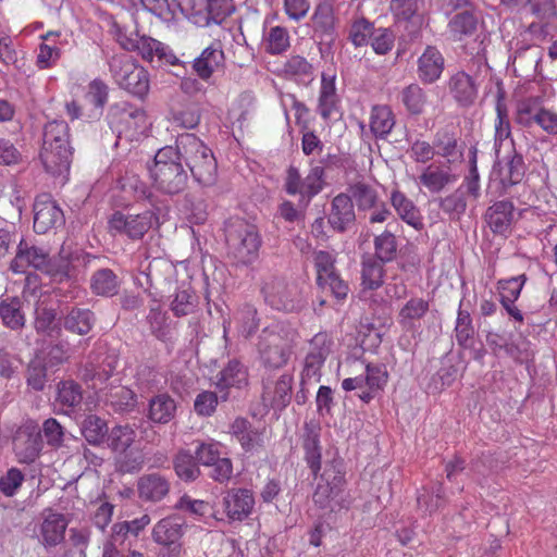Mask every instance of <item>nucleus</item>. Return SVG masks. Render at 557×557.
I'll return each mask as SVG.
<instances>
[{
  "instance_id": "39",
  "label": "nucleus",
  "mask_w": 557,
  "mask_h": 557,
  "mask_svg": "<svg viewBox=\"0 0 557 557\" xmlns=\"http://www.w3.org/2000/svg\"><path fill=\"white\" fill-rule=\"evenodd\" d=\"M175 474L184 482H195L201 476L200 465L195 454L188 449H180L173 457Z\"/></svg>"
},
{
  "instance_id": "6",
  "label": "nucleus",
  "mask_w": 557,
  "mask_h": 557,
  "mask_svg": "<svg viewBox=\"0 0 557 557\" xmlns=\"http://www.w3.org/2000/svg\"><path fill=\"white\" fill-rule=\"evenodd\" d=\"M159 213L160 208L147 209L136 214L116 210L108 220V232L112 236L140 240L152 227L160 225Z\"/></svg>"
},
{
  "instance_id": "61",
  "label": "nucleus",
  "mask_w": 557,
  "mask_h": 557,
  "mask_svg": "<svg viewBox=\"0 0 557 557\" xmlns=\"http://www.w3.org/2000/svg\"><path fill=\"white\" fill-rule=\"evenodd\" d=\"M373 34H375L373 23L366 17H360L350 25L348 39L356 48L363 47L368 45Z\"/></svg>"
},
{
  "instance_id": "30",
  "label": "nucleus",
  "mask_w": 557,
  "mask_h": 557,
  "mask_svg": "<svg viewBox=\"0 0 557 557\" xmlns=\"http://www.w3.org/2000/svg\"><path fill=\"white\" fill-rule=\"evenodd\" d=\"M185 522L178 517L161 519L153 528V540L163 546L181 545L180 540L184 534Z\"/></svg>"
},
{
  "instance_id": "1",
  "label": "nucleus",
  "mask_w": 557,
  "mask_h": 557,
  "mask_svg": "<svg viewBox=\"0 0 557 557\" xmlns=\"http://www.w3.org/2000/svg\"><path fill=\"white\" fill-rule=\"evenodd\" d=\"M33 268L49 276L53 284H62L75 280V267L64 257H51L47 248L37 246L30 239L22 237L16 246L15 257L10 263L14 273H24Z\"/></svg>"
},
{
  "instance_id": "42",
  "label": "nucleus",
  "mask_w": 557,
  "mask_h": 557,
  "mask_svg": "<svg viewBox=\"0 0 557 557\" xmlns=\"http://www.w3.org/2000/svg\"><path fill=\"white\" fill-rule=\"evenodd\" d=\"M382 260L376 259L371 255L362 257L361 261V280L362 286L366 289H377L384 283V264Z\"/></svg>"
},
{
  "instance_id": "41",
  "label": "nucleus",
  "mask_w": 557,
  "mask_h": 557,
  "mask_svg": "<svg viewBox=\"0 0 557 557\" xmlns=\"http://www.w3.org/2000/svg\"><path fill=\"white\" fill-rule=\"evenodd\" d=\"M176 412L175 400L166 393H161L153 396L149 400L148 418L160 424L170 422Z\"/></svg>"
},
{
  "instance_id": "47",
  "label": "nucleus",
  "mask_w": 557,
  "mask_h": 557,
  "mask_svg": "<svg viewBox=\"0 0 557 557\" xmlns=\"http://www.w3.org/2000/svg\"><path fill=\"white\" fill-rule=\"evenodd\" d=\"M497 121L495 124V154L499 159V153L504 143L510 137V122L507 113V107L504 102V92L498 91L496 101Z\"/></svg>"
},
{
  "instance_id": "40",
  "label": "nucleus",
  "mask_w": 557,
  "mask_h": 557,
  "mask_svg": "<svg viewBox=\"0 0 557 557\" xmlns=\"http://www.w3.org/2000/svg\"><path fill=\"white\" fill-rule=\"evenodd\" d=\"M479 13L476 7L463 12H457L448 22V28L454 38L462 40L472 36L478 28Z\"/></svg>"
},
{
  "instance_id": "35",
  "label": "nucleus",
  "mask_w": 557,
  "mask_h": 557,
  "mask_svg": "<svg viewBox=\"0 0 557 557\" xmlns=\"http://www.w3.org/2000/svg\"><path fill=\"white\" fill-rule=\"evenodd\" d=\"M224 52L219 45H211L194 60L193 69L203 81L209 79L213 72L223 65Z\"/></svg>"
},
{
  "instance_id": "52",
  "label": "nucleus",
  "mask_w": 557,
  "mask_h": 557,
  "mask_svg": "<svg viewBox=\"0 0 557 557\" xmlns=\"http://www.w3.org/2000/svg\"><path fill=\"white\" fill-rule=\"evenodd\" d=\"M135 431L129 425H115L108 432L106 443L114 453H123L135 442Z\"/></svg>"
},
{
  "instance_id": "43",
  "label": "nucleus",
  "mask_w": 557,
  "mask_h": 557,
  "mask_svg": "<svg viewBox=\"0 0 557 557\" xmlns=\"http://www.w3.org/2000/svg\"><path fill=\"white\" fill-rule=\"evenodd\" d=\"M435 153L453 162L462 156L458 139L448 127L438 129L433 138Z\"/></svg>"
},
{
  "instance_id": "28",
  "label": "nucleus",
  "mask_w": 557,
  "mask_h": 557,
  "mask_svg": "<svg viewBox=\"0 0 557 557\" xmlns=\"http://www.w3.org/2000/svg\"><path fill=\"white\" fill-rule=\"evenodd\" d=\"M448 88L453 98L461 107L473 104L478 97V86L473 77L463 71L457 72L449 78Z\"/></svg>"
},
{
  "instance_id": "14",
  "label": "nucleus",
  "mask_w": 557,
  "mask_h": 557,
  "mask_svg": "<svg viewBox=\"0 0 557 557\" xmlns=\"http://www.w3.org/2000/svg\"><path fill=\"white\" fill-rule=\"evenodd\" d=\"M107 120L110 128L117 134L137 128L146 121V114L139 109L126 101H121L110 106Z\"/></svg>"
},
{
  "instance_id": "29",
  "label": "nucleus",
  "mask_w": 557,
  "mask_h": 557,
  "mask_svg": "<svg viewBox=\"0 0 557 557\" xmlns=\"http://www.w3.org/2000/svg\"><path fill=\"white\" fill-rule=\"evenodd\" d=\"M455 182L456 175L451 173L449 166L437 163L425 166L419 176V183L432 194L441 193L446 186Z\"/></svg>"
},
{
  "instance_id": "22",
  "label": "nucleus",
  "mask_w": 557,
  "mask_h": 557,
  "mask_svg": "<svg viewBox=\"0 0 557 557\" xmlns=\"http://www.w3.org/2000/svg\"><path fill=\"white\" fill-rule=\"evenodd\" d=\"M417 64V75L420 82L433 84L440 79L445 69V59L436 47L428 46L419 57Z\"/></svg>"
},
{
  "instance_id": "8",
  "label": "nucleus",
  "mask_w": 557,
  "mask_h": 557,
  "mask_svg": "<svg viewBox=\"0 0 557 557\" xmlns=\"http://www.w3.org/2000/svg\"><path fill=\"white\" fill-rule=\"evenodd\" d=\"M324 185L323 166L312 165L308 175L304 178L294 165L286 170L284 190L292 196L299 195V205L307 207L311 199L317 196Z\"/></svg>"
},
{
  "instance_id": "58",
  "label": "nucleus",
  "mask_w": 557,
  "mask_h": 557,
  "mask_svg": "<svg viewBox=\"0 0 557 557\" xmlns=\"http://www.w3.org/2000/svg\"><path fill=\"white\" fill-rule=\"evenodd\" d=\"M425 101L426 96L418 84H410L401 91V102L412 115H419L423 112Z\"/></svg>"
},
{
  "instance_id": "46",
  "label": "nucleus",
  "mask_w": 557,
  "mask_h": 557,
  "mask_svg": "<svg viewBox=\"0 0 557 557\" xmlns=\"http://www.w3.org/2000/svg\"><path fill=\"white\" fill-rule=\"evenodd\" d=\"M172 297L170 309L175 317H185L196 311L198 296L190 286L183 284Z\"/></svg>"
},
{
  "instance_id": "9",
  "label": "nucleus",
  "mask_w": 557,
  "mask_h": 557,
  "mask_svg": "<svg viewBox=\"0 0 557 557\" xmlns=\"http://www.w3.org/2000/svg\"><path fill=\"white\" fill-rule=\"evenodd\" d=\"M264 301L273 309L286 312L302 307L300 290L296 284H288L276 276L267 277L261 285Z\"/></svg>"
},
{
  "instance_id": "57",
  "label": "nucleus",
  "mask_w": 557,
  "mask_h": 557,
  "mask_svg": "<svg viewBox=\"0 0 557 557\" xmlns=\"http://www.w3.org/2000/svg\"><path fill=\"white\" fill-rule=\"evenodd\" d=\"M438 207L451 219L459 218L463 214L467 209V200L462 187L457 188L446 197L438 198Z\"/></svg>"
},
{
  "instance_id": "50",
  "label": "nucleus",
  "mask_w": 557,
  "mask_h": 557,
  "mask_svg": "<svg viewBox=\"0 0 557 557\" xmlns=\"http://www.w3.org/2000/svg\"><path fill=\"white\" fill-rule=\"evenodd\" d=\"M205 15L196 18L199 26H208L211 23L221 24L233 12L231 0H207Z\"/></svg>"
},
{
  "instance_id": "48",
  "label": "nucleus",
  "mask_w": 557,
  "mask_h": 557,
  "mask_svg": "<svg viewBox=\"0 0 557 557\" xmlns=\"http://www.w3.org/2000/svg\"><path fill=\"white\" fill-rule=\"evenodd\" d=\"M216 377L221 384L230 385L236 389H242L248 385V370L237 359L230 360Z\"/></svg>"
},
{
  "instance_id": "56",
  "label": "nucleus",
  "mask_w": 557,
  "mask_h": 557,
  "mask_svg": "<svg viewBox=\"0 0 557 557\" xmlns=\"http://www.w3.org/2000/svg\"><path fill=\"white\" fill-rule=\"evenodd\" d=\"M137 403L136 394L128 387L120 386L110 392L108 404L115 412H129Z\"/></svg>"
},
{
  "instance_id": "16",
  "label": "nucleus",
  "mask_w": 557,
  "mask_h": 557,
  "mask_svg": "<svg viewBox=\"0 0 557 557\" xmlns=\"http://www.w3.org/2000/svg\"><path fill=\"white\" fill-rule=\"evenodd\" d=\"M321 426L315 421L305 422L301 440V448L304 450V459L311 470L314 479L318 478L322 468V447L320 443Z\"/></svg>"
},
{
  "instance_id": "45",
  "label": "nucleus",
  "mask_w": 557,
  "mask_h": 557,
  "mask_svg": "<svg viewBox=\"0 0 557 557\" xmlns=\"http://www.w3.org/2000/svg\"><path fill=\"white\" fill-rule=\"evenodd\" d=\"M55 401L66 408L65 413L81 406L83 401V388L79 383L74 380L61 381L57 385Z\"/></svg>"
},
{
  "instance_id": "37",
  "label": "nucleus",
  "mask_w": 557,
  "mask_h": 557,
  "mask_svg": "<svg viewBox=\"0 0 557 557\" xmlns=\"http://www.w3.org/2000/svg\"><path fill=\"white\" fill-rule=\"evenodd\" d=\"M0 319L2 324L11 331L22 330L26 322L23 301L18 297L0 299Z\"/></svg>"
},
{
  "instance_id": "25",
  "label": "nucleus",
  "mask_w": 557,
  "mask_h": 557,
  "mask_svg": "<svg viewBox=\"0 0 557 557\" xmlns=\"http://www.w3.org/2000/svg\"><path fill=\"white\" fill-rule=\"evenodd\" d=\"M170 488L169 479L157 472L144 474L137 483L139 498L146 502H161L168 496Z\"/></svg>"
},
{
  "instance_id": "51",
  "label": "nucleus",
  "mask_w": 557,
  "mask_h": 557,
  "mask_svg": "<svg viewBox=\"0 0 557 557\" xmlns=\"http://www.w3.org/2000/svg\"><path fill=\"white\" fill-rule=\"evenodd\" d=\"M175 508L188 512L189 515L203 520L206 523H208V520L211 518L221 520L218 518L212 505L201 499H193L186 494L178 499Z\"/></svg>"
},
{
  "instance_id": "19",
  "label": "nucleus",
  "mask_w": 557,
  "mask_h": 557,
  "mask_svg": "<svg viewBox=\"0 0 557 557\" xmlns=\"http://www.w3.org/2000/svg\"><path fill=\"white\" fill-rule=\"evenodd\" d=\"M224 512L232 521H243L249 517L255 506L252 491L233 487L225 492L222 500Z\"/></svg>"
},
{
  "instance_id": "54",
  "label": "nucleus",
  "mask_w": 557,
  "mask_h": 557,
  "mask_svg": "<svg viewBox=\"0 0 557 557\" xmlns=\"http://www.w3.org/2000/svg\"><path fill=\"white\" fill-rule=\"evenodd\" d=\"M374 255L379 260L389 263L396 259L397 256V239L396 236L388 230L374 237Z\"/></svg>"
},
{
  "instance_id": "12",
  "label": "nucleus",
  "mask_w": 557,
  "mask_h": 557,
  "mask_svg": "<svg viewBox=\"0 0 557 557\" xmlns=\"http://www.w3.org/2000/svg\"><path fill=\"white\" fill-rule=\"evenodd\" d=\"M502 165L499 169V182L497 183L496 193L499 196H504L509 194V189L518 185L522 182L527 165L523 159V156L518 152L515 148V143L512 139L508 143V152L503 158L499 156L497 159V164Z\"/></svg>"
},
{
  "instance_id": "38",
  "label": "nucleus",
  "mask_w": 557,
  "mask_h": 557,
  "mask_svg": "<svg viewBox=\"0 0 557 557\" xmlns=\"http://www.w3.org/2000/svg\"><path fill=\"white\" fill-rule=\"evenodd\" d=\"M391 203L403 221L418 231L423 228L419 209L404 193L394 190L391 195Z\"/></svg>"
},
{
  "instance_id": "32",
  "label": "nucleus",
  "mask_w": 557,
  "mask_h": 557,
  "mask_svg": "<svg viewBox=\"0 0 557 557\" xmlns=\"http://www.w3.org/2000/svg\"><path fill=\"white\" fill-rule=\"evenodd\" d=\"M67 523L64 515L49 510L40 527L42 544L47 547L59 545L64 540Z\"/></svg>"
},
{
  "instance_id": "26",
  "label": "nucleus",
  "mask_w": 557,
  "mask_h": 557,
  "mask_svg": "<svg viewBox=\"0 0 557 557\" xmlns=\"http://www.w3.org/2000/svg\"><path fill=\"white\" fill-rule=\"evenodd\" d=\"M96 322L97 318L92 310L77 306L71 307L62 315L63 329L79 336L89 334Z\"/></svg>"
},
{
  "instance_id": "23",
  "label": "nucleus",
  "mask_w": 557,
  "mask_h": 557,
  "mask_svg": "<svg viewBox=\"0 0 557 557\" xmlns=\"http://www.w3.org/2000/svg\"><path fill=\"white\" fill-rule=\"evenodd\" d=\"M293 375L282 374L275 383L263 381V400H269L274 410H284L292 400Z\"/></svg>"
},
{
  "instance_id": "34",
  "label": "nucleus",
  "mask_w": 557,
  "mask_h": 557,
  "mask_svg": "<svg viewBox=\"0 0 557 557\" xmlns=\"http://www.w3.org/2000/svg\"><path fill=\"white\" fill-rule=\"evenodd\" d=\"M92 294L101 297H113L119 293L121 281L117 274L109 268L96 270L89 281Z\"/></svg>"
},
{
  "instance_id": "11",
  "label": "nucleus",
  "mask_w": 557,
  "mask_h": 557,
  "mask_svg": "<svg viewBox=\"0 0 557 557\" xmlns=\"http://www.w3.org/2000/svg\"><path fill=\"white\" fill-rule=\"evenodd\" d=\"M319 479L312 499L317 506L325 509L343 491L345 484L343 460L333 458L326 461Z\"/></svg>"
},
{
  "instance_id": "27",
  "label": "nucleus",
  "mask_w": 557,
  "mask_h": 557,
  "mask_svg": "<svg viewBox=\"0 0 557 557\" xmlns=\"http://www.w3.org/2000/svg\"><path fill=\"white\" fill-rule=\"evenodd\" d=\"M513 203L499 200L490 206L485 213L486 222L494 234H506L513 222Z\"/></svg>"
},
{
  "instance_id": "4",
  "label": "nucleus",
  "mask_w": 557,
  "mask_h": 557,
  "mask_svg": "<svg viewBox=\"0 0 557 557\" xmlns=\"http://www.w3.org/2000/svg\"><path fill=\"white\" fill-rule=\"evenodd\" d=\"M228 253L243 264L253 262L262 240L257 226L242 218H231L224 224Z\"/></svg>"
},
{
  "instance_id": "55",
  "label": "nucleus",
  "mask_w": 557,
  "mask_h": 557,
  "mask_svg": "<svg viewBox=\"0 0 557 557\" xmlns=\"http://www.w3.org/2000/svg\"><path fill=\"white\" fill-rule=\"evenodd\" d=\"M45 147H71L69 141V126L63 121H52L44 129Z\"/></svg>"
},
{
  "instance_id": "2",
  "label": "nucleus",
  "mask_w": 557,
  "mask_h": 557,
  "mask_svg": "<svg viewBox=\"0 0 557 557\" xmlns=\"http://www.w3.org/2000/svg\"><path fill=\"white\" fill-rule=\"evenodd\" d=\"M178 159L188 168L194 180L202 186H213L218 178V163L212 150L195 134L176 137L173 147Z\"/></svg>"
},
{
  "instance_id": "64",
  "label": "nucleus",
  "mask_w": 557,
  "mask_h": 557,
  "mask_svg": "<svg viewBox=\"0 0 557 557\" xmlns=\"http://www.w3.org/2000/svg\"><path fill=\"white\" fill-rule=\"evenodd\" d=\"M317 283L322 289H327L337 300L346 299L349 285L336 272L324 276H317Z\"/></svg>"
},
{
  "instance_id": "60",
  "label": "nucleus",
  "mask_w": 557,
  "mask_h": 557,
  "mask_svg": "<svg viewBox=\"0 0 557 557\" xmlns=\"http://www.w3.org/2000/svg\"><path fill=\"white\" fill-rule=\"evenodd\" d=\"M121 184H122V189L125 193L133 194V196L136 200L147 199L151 203V207H152L151 209L158 208L153 202V199L156 198L154 195L150 190L149 186L144 181H141L139 178V176H137L135 174H132V175L127 174L126 176H124L122 178Z\"/></svg>"
},
{
  "instance_id": "53",
  "label": "nucleus",
  "mask_w": 557,
  "mask_h": 557,
  "mask_svg": "<svg viewBox=\"0 0 557 557\" xmlns=\"http://www.w3.org/2000/svg\"><path fill=\"white\" fill-rule=\"evenodd\" d=\"M463 301H460L455 334L458 345L465 349L470 348L473 343V336L475 334L474 326L472 324V318L469 311L462 309Z\"/></svg>"
},
{
  "instance_id": "18",
  "label": "nucleus",
  "mask_w": 557,
  "mask_h": 557,
  "mask_svg": "<svg viewBox=\"0 0 557 557\" xmlns=\"http://www.w3.org/2000/svg\"><path fill=\"white\" fill-rule=\"evenodd\" d=\"M42 447L41 431L37 426L22 428L14 437V451L21 463H33L39 457Z\"/></svg>"
},
{
  "instance_id": "3",
  "label": "nucleus",
  "mask_w": 557,
  "mask_h": 557,
  "mask_svg": "<svg viewBox=\"0 0 557 557\" xmlns=\"http://www.w3.org/2000/svg\"><path fill=\"white\" fill-rule=\"evenodd\" d=\"M149 174L157 190L169 196L183 193L189 181L188 171L171 146L157 151Z\"/></svg>"
},
{
  "instance_id": "33",
  "label": "nucleus",
  "mask_w": 557,
  "mask_h": 557,
  "mask_svg": "<svg viewBox=\"0 0 557 557\" xmlns=\"http://www.w3.org/2000/svg\"><path fill=\"white\" fill-rule=\"evenodd\" d=\"M396 124L392 108L387 104L373 106L370 113V131L376 139H386Z\"/></svg>"
},
{
  "instance_id": "7",
  "label": "nucleus",
  "mask_w": 557,
  "mask_h": 557,
  "mask_svg": "<svg viewBox=\"0 0 557 557\" xmlns=\"http://www.w3.org/2000/svg\"><path fill=\"white\" fill-rule=\"evenodd\" d=\"M194 445L199 465L210 468L209 478L220 484L227 483L233 476V462L231 458L222 456V444L214 440H197Z\"/></svg>"
},
{
  "instance_id": "31",
  "label": "nucleus",
  "mask_w": 557,
  "mask_h": 557,
  "mask_svg": "<svg viewBox=\"0 0 557 557\" xmlns=\"http://www.w3.org/2000/svg\"><path fill=\"white\" fill-rule=\"evenodd\" d=\"M311 24L314 34L321 41H334L335 38V16L331 4L326 2L319 3L311 16Z\"/></svg>"
},
{
  "instance_id": "36",
  "label": "nucleus",
  "mask_w": 557,
  "mask_h": 557,
  "mask_svg": "<svg viewBox=\"0 0 557 557\" xmlns=\"http://www.w3.org/2000/svg\"><path fill=\"white\" fill-rule=\"evenodd\" d=\"M79 430L86 442L92 446H102L108 438L109 426L101 417L88 413L79 423Z\"/></svg>"
},
{
  "instance_id": "59",
  "label": "nucleus",
  "mask_w": 557,
  "mask_h": 557,
  "mask_svg": "<svg viewBox=\"0 0 557 557\" xmlns=\"http://www.w3.org/2000/svg\"><path fill=\"white\" fill-rule=\"evenodd\" d=\"M48 380L47 364L39 358L33 359L26 369V383L28 387L35 392H41L45 389Z\"/></svg>"
},
{
  "instance_id": "21",
  "label": "nucleus",
  "mask_w": 557,
  "mask_h": 557,
  "mask_svg": "<svg viewBox=\"0 0 557 557\" xmlns=\"http://www.w3.org/2000/svg\"><path fill=\"white\" fill-rule=\"evenodd\" d=\"M327 222L337 233H345L355 224L356 213L349 195L341 193L333 198Z\"/></svg>"
},
{
  "instance_id": "62",
  "label": "nucleus",
  "mask_w": 557,
  "mask_h": 557,
  "mask_svg": "<svg viewBox=\"0 0 557 557\" xmlns=\"http://www.w3.org/2000/svg\"><path fill=\"white\" fill-rule=\"evenodd\" d=\"M350 193L359 210L366 211L376 207L377 194L370 185L358 182L350 187Z\"/></svg>"
},
{
  "instance_id": "24",
  "label": "nucleus",
  "mask_w": 557,
  "mask_h": 557,
  "mask_svg": "<svg viewBox=\"0 0 557 557\" xmlns=\"http://www.w3.org/2000/svg\"><path fill=\"white\" fill-rule=\"evenodd\" d=\"M34 327L37 334L50 339H58L62 335V317L55 308L38 305L35 309Z\"/></svg>"
},
{
  "instance_id": "13",
  "label": "nucleus",
  "mask_w": 557,
  "mask_h": 557,
  "mask_svg": "<svg viewBox=\"0 0 557 557\" xmlns=\"http://www.w3.org/2000/svg\"><path fill=\"white\" fill-rule=\"evenodd\" d=\"M33 212V227L37 234H46L64 224L63 211L50 194L44 193L35 198Z\"/></svg>"
},
{
  "instance_id": "63",
  "label": "nucleus",
  "mask_w": 557,
  "mask_h": 557,
  "mask_svg": "<svg viewBox=\"0 0 557 557\" xmlns=\"http://www.w3.org/2000/svg\"><path fill=\"white\" fill-rule=\"evenodd\" d=\"M237 320L239 333L245 338H248L255 334L259 327L260 320L258 318L257 309L249 304H245L238 310Z\"/></svg>"
},
{
  "instance_id": "15",
  "label": "nucleus",
  "mask_w": 557,
  "mask_h": 557,
  "mask_svg": "<svg viewBox=\"0 0 557 557\" xmlns=\"http://www.w3.org/2000/svg\"><path fill=\"white\" fill-rule=\"evenodd\" d=\"M115 37L119 45L126 51L137 52L145 61L152 62L161 42L149 36H140L137 29L127 32L125 27L115 25Z\"/></svg>"
},
{
  "instance_id": "49",
  "label": "nucleus",
  "mask_w": 557,
  "mask_h": 557,
  "mask_svg": "<svg viewBox=\"0 0 557 557\" xmlns=\"http://www.w3.org/2000/svg\"><path fill=\"white\" fill-rule=\"evenodd\" d=\"M429 307V301L423 298H410L399 310V324L407 330L412 329L414 322L421 320L428 313Z\"/></svg>"
},
{
  "instance_id": "44",
  "label": "nucleus",
  "mask_w": 557,
  "mask_h": 557,
  "mask_svg": "<svg viewBox=\"0 0 557 557\" xmlns=\"http://www.w3.org/2000/svg\"><path fill=\"white\" fill-rule=\"evenodd\" d=\"M151 334L163 343L171 341V329L168 323V314L162 310L157 299L152 300L149 307V313L146 317Z\"/></svg>"
},
{
  "instance_id": "10",
  "label": "nucleus",
  "mask_w": 557,
  "mask_h": 557,
  "mask_svg": "<svg viewBox=\"0 0 557 557\" xmlns=\"http://www.w3.org/2000/svg\"><path fill=\"white\" fill-rule=\"evenodd\" d=\"M257 349L264 368L280 369L292 355V345L281 332L265 327L258 337Z\"/></svg>"
},
{
  "instance_id": "5",
  "label": "nucleus",
  "mask_w": 557,
  "mask_h": 557,
  "mask_svg": "<svg viewBox=\"0 0 557 557\" xmlns=\"http://www.w3.org/2000/svg\"><path fill=\"white\" fill-rule=\"evenodd\" d=\"M115 83L133 96L144 99L149 91V74L126 53L114 54L109 60Z\"/></svg>"
},
{
  "instance_id": "20",
  "label": "nucleus",
  "mask_w": 557,
  "mask_h": 557,
  "mask_svg": "<svg viewBox=\"0 0 557 557\" xmlns=\"http://www.w3.org/2000/svg\"><path fill=\"white\" fill-rule=\"evenodd\" d=\"M40 160L47 173L60 177L64 183L67 180L72 161L71 147H45L40 151Z\"/></svg>"
},
{
  "instance_id": "17",
  "label": "nucleus",
  "mask_w": 557,
  "mask_h": 557,
  "mask_svg": "<svg viewBox=\"0 0 557 557\" xmlns=\"http://www.w3.org/2000/svg\"><path fill=\"white\" fill-rule=\"evenodd\" d=\"M331 352V342L326 334L319 333L310 342V349L305 358L301 372L302 381H320L321 368Z\"/></svg>"
}]
</instances>
